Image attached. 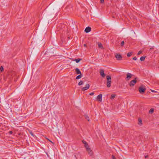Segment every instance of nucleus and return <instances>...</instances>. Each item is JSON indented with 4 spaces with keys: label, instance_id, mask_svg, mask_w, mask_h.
<instances>
[{
    "label": "nucleus",
    "instance_id": "obj_22",
    "mask_svg": "<svg viewBox=\"0 0 159 159\" xmlns=\"http://www.w3.org/2000/svg\"><path fill=\"white\" fill-rule=\"evenodd\" d=\"M139 125H140L141 124V123H142V120L141 119H139Z\"/></svg>",
    "mask_w": 159,
    "mask_h": 159
},
{
    "label": "nucleus",
    "instance_id": "obj_8",
    "mask_svg": "<svg viewBox=\"0 0 159 159\" xmlns=\"http://www.w3.org/2000/svg\"><path fill=\"white\" fill-rule=\"evenodd\" d=\"M126 80H129L130 79V78H131L132 76V74H130L129 73H127L126 74Z\"/></svg>",
    "mask_w": 159,
    "mask_h": 159
},
{
    "label": "nucleus",
    "instance_id": "obj_28",
    "mask_svg": "<svg viewBox=\"0 0 159 159\" xmlns=\"http://www.w3.org/2000/svg\"><path fill=\"white\" fill-rule=\"evenodd\" d=\"M30 134L33 136H34V134H33V133H32V132L31 131H30Z\"/></svg>",
    "mask_w": 159,
    "mask_h": 159
},
{
    "label": "nucleus",
    "instance_id": "obj_30",
    "mask_svg": "<svg viewBox=\"0 0 159 159\" xmlns=\"http://www.w3.org/2000/svg\"><path fill=\"white\" fill-rule=\"evenodd\" d=\"M112 159H116L115 157L113 155H112Z\"/></svg>",
    "mask_w": 159,
    "mask_h": 159
},
{
    "label": "nucleus",
    "instance_id": "obj_10",
    "mask_svg": "<svg viewBox=\"0 0 159 159\" xmlns=\"http://www.w3.org/2000/svg\"><path fill=\"white\" fill-rule=\"evenodd\" d=\"M91 29L90 27H88L85 28L84 31L86 33H89L91 31Z\"/></svg>",
    "mask_w": 159,
    "mask_h": 159
},
{
    "label": "nucleus",
    "instance_id": "obj_34",
    "mask_svg": "<svg viewBox=\"0 0 159 159\" xmlns=\"http://www.w3.org/2000/svg\"><path fill=\"white\" fill-rule=\"evenodd\" d=\"M148 157V156H145V157L146 158H147V157Z\"/></svg>",
    "mask_w": 159,
    "mask_h": 159
},
{
    "label": "nucleus",
    "instance_id": "obj_2",
    "mask_svg": "<svg viewBox=\"0 0 159 159\" xmlns=\"http://www.w3.org/2000/svg\"><path fill=\"white\" fill-rule=\"evenodd\" d=\"M86 151L88 152V154L90 156H91L93 155V152L89 147L86 148Z\"/></svg>",
    "mask_w": 159,
    "mask_h": 159
},
{
    "label": "nucleus",
    "instance_id": "obj_9",
    "mask_svg": "<svg viewBox=\"0 0 159 159\" xmlns=\"http://www.w3.org/2000/svg\"><path fill=\"white\" fill-rule=\"evenodd\" d=\"M102 94H100L98 95L97 97V100H98L99 101L101 102L102 101Z\"/></svg>",
    "mask_w": 159,
    "mask_h": 159
},
{
    "label": "nucleus",
    "instance_id": "obj_17",
    "mask_svg": "<svg viewBox=\"0 0 159 159\" xmlns=\"http://www.w3.org/2000/svg\"><path fill=\"white\" fill-rule=\"evenodd\" d=\"M82 77V75H78L76 77V79H80Z\"/></svg>",
    "mask_w": 159,
    "mask_h": 159
},
{
    "label": "nucleus",
    "instance_id": "obj_5",
    "mask_svg": "<svg viewBox=\"0 0 159 159\" xmlns=\"http://www.w3.org/2000/svg\"><path fill=\"white\" fill-rule=\"evenodd\" d=\"M90 87V85L89 84H86L85 87L82 88V90L83 91L87 90Z\"/></svg>",
    "mask_w": 159,
    "mask_h": 159
},
{
    "label": "nucleus",
    "instance_id": "obj_19",
    "mask_svg": "<svg viewBox=\"0 0 159 159\" xmlns=\"http://www.w3.org/2000/svg\"><path fill=\"white\" fill-rule=\"evenodd\" d=\"M145 59V57H142L140 58V60L141 61H144Z\"/></svg>",
    "mask_w": 159,
    "mask_h": 159
},
{
    "label": "nucleus",
    "instance_id": "obj_6",
    "mask_svg": "<svg viewBox=\"0 0 159 159\" xmlns=\"http://www.w3.org/2000/svg\"><path fill=\"white\" fill-rule=\"evenodd\" d=\"M100 75L103 77H104L106 76V75L104 73V71L102 69H100Z\"/></svg>",
    "mask_w": 159,
    "mask_h": 159
},
{
    "label": "nucleus",
    "instance_id": "obj_7",
    "mask_svg": "<svg viewBox=\"0 0 159 159\" xmlns=\"http://www.w3.org/2000/svg\"><path fill=\"white\" fill-rule=\"evenodd\" d=\"M115 57L118 60H121L122 59L121 56L120 54H117L116 55Z\"/></svg>",
    "mask_w": 159,
    "mask_h": 159
},
{
    "label": "nucleus",
    "instance_id": "obj_32",
    "mask_svg": "<svg viewBox=\"0 0 159 159\" xmlns=\"http://www.w3.org/2000/svg\"><path fill=\"white\" fill-rule=\"evenodd\" d=\"M151 91L153 92H156V91H154V90H151Z\"/></svg>",
    "mask_w": 159,
    "mask_h": 159
},
{
    "label": "nucleus",
    "instance_id": "obj_27",
    "mask_svg": "<svg viewBox=\"0 0 159 159\" xmlns=\"http://www.w3.org/2000/svg\"><path fill=\"white\" fill-rule=\"evenodd\" d=\"M137 59V58L136 57H134L133 58V59L134 60H136Z\"/></svg>",
    "mask_w": 159,
    "mask_h": 159
},
{
    "label": "nucleus",
    "instance_id": "obj_21",
    "mask_svg": "<svg viewBox=\"0 0 159 159\" xmlns=\"http://www.w3.org/2000/svg\"><path fill=\"white\" fill-rule=\"evenodd\" d=\"M85 119H86L88 121H89V117L88 116H87V115H85Z\"/></svg>",
    "mask_w": 159,
    "mask_h": 159
},
{
    "label": "nucleus",
    "instance_id": "obj_4",
    "mask_svg": "<svg viewBox=\"0 0 159 159\" xmlns=\"http://www.w3.org/2000/svg\"><path fill=\"white\" fill-rule=\"evenodd\" d=\"M146 90V89L142 87H140L139 88V91L141 93H144Z\"/></svg>",
    "mask_w": 159,
    "mask_h": 159
},
{
    "label": "nucleus",
    "instance_id": "obj_31",
    "mask_svg": "<svg viewBox=\"0 0 159 159\" xmlns=\"http://www.w3.org/2000/svg\"><path fill=\"white\" fill-rule=\"evenodd\" d=\"M12 133H13V132H12V131H9V133H10V134H12Z\"/></svg>",
    "mask_w": 159,
    "mask_h": 159
},
{
    "label": "nucleus",
    "instance_id": "obj_15",
    "mask_svg": "<svg viewBox=\"0 0 159 159\" xmlns=\"http://www.w3.org/2000/svg\"><path fill=\"white\" fill-rule=\"evenodd\" d=\"M133 54V53L132 52H128L127 55V57H130L131 55H132V54Z\"/></svg>",
    "mask_w": 159,
    "mask_h": 159
},
{
    "label": "nucleus",
    "instance_id": "obj_14",
    "mask_svg": "<svg viewBox=\"0 0 159 159\" xmlns=\"http://www.w3.org/2000/svg\"><path fill=\"white\" fill-rule=\"evenodd\" d=\"M82 59L78 58L75 59L74 61H75L76 63H78Z\"/></svg>",
    "mask_w": 159,
    "mask_h": 159
},
{
    "label": "nucleus",
    "instance_id": "obj_25",
    "mask_svg": "<svg viewBox=\"0 0 159 159\" xmlns=\"http://www.w3.org/2000/svg\"><path fill=\"white\" fill-rule=\"evenodd\" d=\"M0 70L1 71H2L3 70V68L2 67V66H1L0 68Z\"/></svg>",
    "mask_w": 159,
    "mask_h": 159
},
{
    "label": "nucleus",
    "instance_id": "obj_13",
    "mask_svg": "<svg viewBox=\"0 0 159 159\" xmlns=\"http://www.w3.org/2000/svg\"><path fill=\"white\" fill-rule=\"evenodd\" d=\"M82 142L84 144V147L85 148L89 147L88 143L85 141L83 140L82 141Z\"/></svg>",
    "mask_w": 159,
    "mask_h": 159
},
{
    "label": "nucleus",
    "instance_id": "obj_16",
    "mask_svg": "<svg viewBox=\"0 0 159 159\" xmlns=\"http://www.w3.org/2000/svg\"><path fill=\"white\" fill-rule=\"evenodd\" d=\"M83 84V81L81 80L78 83V85H81Z\"/></svg>",
    "mask_w": 159,
    "mask_h": 159
},
{
    "label": "nucleus",
    "instance_id": "obj_33",
    "mask_svg": "<svg viewBox=\"0 0 159 159\" xmlns=\"http://www.w3.org/2000/svg\"><path fill=\"white\" fill-rule=\"evenodd\" d=\"M84 46L85 47H86V44H84Z\"/></svg>",
    "mask_w": 159,
    "mask_h": 159
},
{
    "label": "nucleus",
    "instance_id": "obj_29",
    "mask_svg": "<svg viewBox=\"0 0 159 159\" xmlns=\"http://www.w3.org/2000/svg\"><path fill=\"white\" fill-rule=\"evenodd\" d=\"M101 3H103L104 2V0H100Z\"/></svg>",
    "mask_w": 159,
    "mask_h": 159
},
{
    "label": "nucleus",
    "instance_id": "obj_20",
    "mask_svg": "<svg viewBox=\"0 0 159 159\" xmlns=\"http://www.w3.org/2000/svg\"><path fill=\"white\" fill-rule=\"evenodd\" d=\"M154 112V110L153 109H151L149 111V113H152Z\"/></svg>",
    "mask_w": 159,
    "mask_h": 159
},
{
    "label": "nucleus",
    "instance_id": "obj_11",
    "mask_svg": "<svg viewBox=\"0 0 159 159\" xmlns=\"http://www.w3.org/2000/svg\"><path fill=\"white\" fill-rule=\"evenodd\" d=\"M97 44L98 46V47L99 48H101L102 49H103V48L102 46V44L100 42L97 43Z\"/></svg>",
    "mask_w": 159,
    "mask_h": 159
},
{
    "label": "nucleus",
    "instance_id": "obj_24",
    "mask_svg": "<svg viewBox=\"0 0 159 159\" xmlns=\"http://www.w3.org/2000/svg\"><path fill=\"white\" fill-rule=\"evenodd\" d=\"M142 52L141 51H139L138 53V55H139L142 53Z\"/></svg>",
    "mask_w": 159,
    "mask_h": 159
},
{
    "label": "nucleus",
    "instance_id": "obj_3",
    "mask_svg": "<svg viewBox=\"0 0 159 159\" xmlns=\"http://www.w3.org/2000/svg\"><path fill=\"white\" fill-rule=\"evenodd\" d=\"M137 79V78H135L134 80H132L130 81V83L129 84V85L130 86H133L135 84L136 82V80Z\"/></svg>",
    "mask_w": 159,
    "mask_h": 159
},
{
    "label": "nucleus",
    "instance_id": "obj_23",
    "mask_svg": "<svg viewBox=\"0 0 159 159\" xmlns=\"http://www.w3.org/2000/svg\"><path fill=\"white\" fill-rule=\"evenodd\" d=\"M124 41H122L121 43H120V45H121V46H123L124 45Z\"/></svg>",
    "mask_w": 159,
    "mask_h": 159
},
{
    "label": "nucleus",
    "instance_id": "obj_18",
    "mask_svg": "<svg viewBox=\"0 0 159 159\" xmlns=\"http://www.w3.org/2000/svg\"><path fill=\"white\" fill-rule=\"evenodd\" d=\"M115 97V95L112 94L111 95L110 98L111 99H114Z\"/></svg>",
    "mask_w": 159,
    "mask_h": 159
},
{
    "label": "nucleus",
    "instance_id": "obj_35",
    "mask_svg": "<svg viewBox=\"0 0 159 159\" xmlns=\"http://www.w3.org/2000/svg\"><path fill=\"white\" fill-rule=\"evenodd\" d=\"M49 141L51 142H52V141H51L50 140H49L48 139Z\"/></svg>",
    "mask_w": 159,
    "mask_h": 159
},
{
    "label": "nucleus",
    "instance_id": "obj_12",
    "mask_svg": "<svg viewBox=\"0 0 159 159\" xmlns=\"http://www.w3.org/2000/svg\"><path fill=\"white\" fill-rule=\"evenodd\" d=\"M75 71L77 74L82 75L81 72L78 68H76L75 69Z\"/></svg>",
    "mask_w": 159,
    "mask_h": 159
},
{
    "label": "nucleus",
    "instance_id": "obj_26",
    "mask_svg": "<svg viewBox=\"0 0 159 159\" xmlns=\"http://www.w3.org/2000/svg\"><path fill=\"white\" fill-rule=\"evenodd\" d=\"M94 94V93L93 92L89 93L90 95H93Z\"/></svg>",
    "mask_w": 159,
    "mask_h": 159
},
{
    "label": "nucleus",
    "instance_id": "obj_1",
    "mask_svg": "<svg viewBox=\"0 0 159 159\" xmlns=\"http://www.w3.org/2000/svg\"><path fill=\"white\" fill-rule=\"evenodd\" d=\"M107 86L108 88H109L111 86V77L109 75H107Z\"/></svg>",
    "mask_w": 159,
    "mask_h": 159
}]
</instances>
